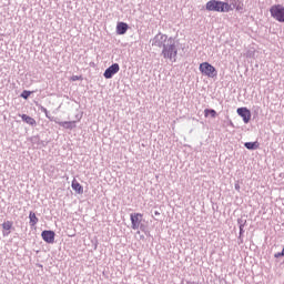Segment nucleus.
Instances as JSON below:
<instances>
[{
    "mask_svg": "<svg viewBox=\"0 0 284 284\" xmlns=\"http://www.w3.org/2000/svg\"><path fill=\"white\" fill-rule=\"evenodd\" d=\"M71 187L77 194H83V185H81L77 179L72 180Z\"/></svg>",
    "mask_w": 284,
    "mask_h": 284,
    "instance_id": "nucleus-10",
    "label": "nucleus"
},
{
    "mask_svg": "<svg viewBox=\"0 0 284 284\" xmlns=\"http://www.w3.org/2000/svg\"><path fill=\"white\" fill-rule=\"evenodd\" d=\"M130 219H131L132 230L141 229V223H143V214L142 213H133L130 215Z\"/></svg>",
    "mask_w": 284,
    "mask_h": 284,
    "instance_id": "nucleus-5",
    "label": "nucleus"
},
{
    "mask_svg": "<svg viewBox=\"0 0 284 284\" xmlns=\"http://www.w3.org/2000/svg\"><path fill=\"white\" fill-rule=\"evenodd\" d=\"M281 256H284L283 252L275 253L274 255L275 258H281Z\"/></svg>",
    "mask_w": 284,
    "mask_h": 284,
    "instance_id": "nucleus-19",
    "label": "nucleus"
},
{
    "mask_svg": "<svg viewBox=\"0 0 284 284\" xmlns=\"http://www.w3.org/2000/svg\"><path fill=\"white\" fill-rule=\"evenodd\" d=\"M60 128H64V130H74L77 128V121H64V122H57Z\"/></svg>",
    "mask_w": 284,
    "mask_h": 284,
    "instance_id": "nucleus-9",
    "label": "nucleus"
},
{
    "mask_svg": "<svg viewBox=\"0 0 284 284\" xmlns=\"http://www.w3.org/2000/svg\"><path fill=\"white\" fill-rule=\"evenodd\" d=\"M128 32V23L119 22L116 24V34H125Z\"/></svg>",
    "mask_w": 284,
    "mask_h": 284,
    "instance_id": "nucleus-11",
    "label": "nucleus"
},
{
    "mask_svg": "<svg viewBox=\"0 0 284 284\" xmlns=\"http://www.w3.org/2000/svg\"><path fill=\"white\" fill-rule=\"evenodd\" d=\"M244 148H246V150H258V148H261V144L258 143V141L245 142Z\"/></svg>",
    "mask_w": 284,
    "mask_h": 284,
    "instance_id": "nucleus-13",
    "label": "nucleus"
},
{
    "mask_svg": "<svg viewBox=\"0 0 284 284\" xmlns=\"http://www.w3.org/2000/svg\"><path fill=\"white\" fill-rule=\"evenodd\" d=\"M271 17L278 21V23H284V7L283 4H274L270 8Z\"/></svg>",
    "mask_w": 284,
    "mask_h": 284,
    "instance_id": "nucleus-3",
    "label": "nucleus"
},
{
    "mask_svg": "<svg viewBox=\"0 0 284 284\" xmlns=\"http://www.w3.org/2000/svg\"><path fill=\"white\" fill-rule=\"evenodd\" d=\"M243 227H245V224L240 225V234H243Z\"/></svg>",
    "mask_w": 284,
    "mask_h": 284,
    "instance_id": "nucleus-20",
    "label": "nucleus"
},
{
    "mask_svg": "<svg viewBox=\"0 0 284 284\" xmlns=\"http://www.w3.org/2000/svg\"><path fill=\"white\" fill-rule=\"evenodd\" d=\"M71 80H72V81H79V77H77V75H75V77H72Z\"/></svg>",
    "mask_w": 284,
    "mask_h": 284,
    "instance_id": "nucleus-21",
    "label": "nucleus"
},
{
    "mask_svg": "<svg viewBox=\"0 0 284 284\" xmlns=\"http://www.w3.org/2000/svg\"><path fill=\"white\" fill-rule=\"evenodd\" d=\"M54 236H57L54 231H43L41 233V237H42L44 243H49V244L54 243Z\"/></svg>",
    "mask_w": 284,
    "mask_h": 284,
    "instance_id": "nucleus-8",
    "label": "nucleus"
},
{
    "mask_svg": "<svg viewBox=\"0 0 284 284\" xmlns=\"http://www.w3.org/2000/svg\"><path fill=\"white\" fill-rule=\"evenodd\" d=\"M154 45H158V48H163V59L171 61V63H176L179 49L176 48V41L174 38H168L166 34L160 33L154 38Z\"/></svg>",
    "mask_w": 284,
    "mask_h": 284,
    "instance_id": "nucleus-1",
    "label": "nucleus"
},
{
    "mask_svg": "<svg viewBox=\"0 0 284 284\" xmlns=\"http://www.w3.org/2000/svg\"><path fill=\"white\" fill-rule=\"evenodd\" d=\"M233 8H235L236 12H241V11L245 10V4L243 2H237V3L233 4Z\"/></svg>",
    "mask_w": 284,
    "mask_h": 284,
    "instance_id": "nucleus-17",
    "label": "nucleus"
},
{
    "mask_svg": "<svg viewBox=\"0 0 284 284\" xmlns=\"http://www.w3.org/2000/svg\"><path fill=\"white\" fill-rule=\"evenodd\" d=\"M12 225L13 223L11 221H6L2 223V230H4L6 232H10V230H12Z\"/></svg>",
    "mask_w": 284,
    "mask_h": 284,
    "instance_id": "nucleus-16",
    "label": "nucleus"
},
{
    "mask_svg": "<svg viewBox=\"0 0 284 284\" xmlns=\"http://www.w3.org/2000/svg\"><path fill=\"white\" fill-rule=\"evenodd\" d=\"M209 12H232L234 8L229 2L220 1V0H210L205 6Z\"/></svg>",
    "mask_w": 284,
    "mask_h": 284,
    "instance_id": "nucleus-2",
    "label": "nucleus"
},
{
    "mask_svg": "<svg viewBox=\"0 0 284 284\" xmlns=\"http://www.w3.org/2000/svg\"><path fill=\"white\" fill-rule=\"evenodd\" d=\"M43 112H45V114H48V110L47 109H43Z\"/></svg>",
    "mask_w": 284,
    "mask_h": 284,
    "instance_id": "nucleus-23",
    "label": "nucleus"
},
{
    "mask_svg": "<svg viewBox=\"0 0 284 284\" xmlns=\"http://www.w3.org/2000/svg\"><path fill=\"white\" fill-rule=\"evenodd\" d=\"M159 214H161V213H159L158 211H155V216H159Z\"/></svg>",
    "mask_w": 284,
    "mask_h": 284,
    "instance_id": "nucleus-22",
    "label": "nucleus"
},
{
    "mask_svg": "<svg viewBox=\"0 0 284 284\" xmlns=\"http://www.w3.org/2000/svg\"><path fill=\"white\" fill-rule=\"evenodd\" d=\"M29 221H30L31 227H34V225H37V223H39V217H37V214L34 212H30Z\"/></svg>",
    "mask_w": 284,
    "mask_h": 284,
    "instance_id": "nucleus-14",
    "label": "nucleus"
},
{
    "mask_svg": "<svg viewBox=\"0 0 284 284\" xmlns=\"http://www.w3.org/2000/svg\"><path fill=\"white\" fill-rule=\"evenodd\" d=\"M237 114L243 119L244 123H247L252 120V112H250L247 108H239Z\"/></svg>",
    "mask_w": 284,
    "mask_h": 284,
    "instance_id": "nucleus-7",
    "label": "nucleus"
},
{
    "mask_svg": "<svg viewBox=\"0 0 284 284\" xmlns=\"http://www.w3.org/2000/svg\"><path fill=\"white\" fill-rule=\"evenodd\" d=\"M20 116L22 121H24V123H27L28 125H37V120H34V118L28 114H21Z\"/></svg>",
    "mask_w": 284,
    "mask_h": 284,
    "instance_id": "nucleus-12",
    "label": "nucleus"
},
{
    "mask_svg": "<svg viewBox=\"0 0 284 284\" xmlns=\"http://www.w3.org/2000/svg\"><path fill=\"white\" fill-rule=\"evenodd\" d=\"M30 94H32L31 91H23V92L21 93V98H22V99H29V98H30Z\"/></svg>",
    "mask_w": 284,
    "mask_h": 284,
    "instance_id": "nucleus-18",
    "label": "nucleus"
},
{
    "mask_svg": "<svg viewBox=\"0 0 284 284\" xmlns=\"http://www.w3.org/2000/svg\"><path fill=\"white\" fill-rule=\"evenodd\" d=\"M119 70H121V67L119 63H113L111 67H109L104 73L103 77L104 79H112V77L116 73H119Z\"/></svg>",
    "mask_w": 284,
    "mask_h": 284,
    "instance_id": "nucleus-6",
    "label": "nucleus"
},
{
    "mask_svg": "<svg viewBox=\"0 0 284 284\" xmlns=\"http://www.w3.org/2000/svg\"><path fill=\"white\" fill-rule=\"evenodd\" d=\"M212 116V119L216 118V111L214 109H205L204 116Z\"/></svg>",
    "mask_w": 284,
    "mask_h": 284,
    "instance_id": "nucleus-15",
    "label": "nucleus"
},
{
    "mask_svg": "<svg viewBox=\"0 0 284 284\" xmlns=\"http://www.w3.org/2000/svg\"><path fill=\"white\" fill-rule=\"evenodd\" d=\"M201 74L204 77H209L210 79H214L216 77V68L214 65L210 64L209 62H202L199 68Z\"/></svg>",
    "mask_w": 284,
    "mask_h": 284,
    "instance_id": "nucleus-4",
    "label": "nucleus"
}]
</instances>
